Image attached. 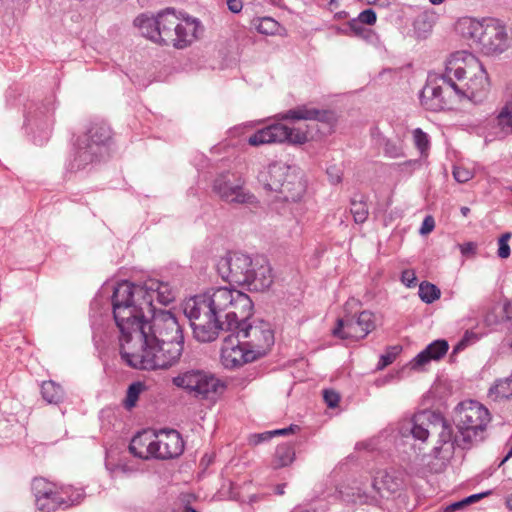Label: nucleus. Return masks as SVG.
I'll return each instance as SVG.
<instances>
[{
	"label": "nucleus",
	"instance_id": "1",
	"mask_svg": "<svg viewBox=\"0 0 512 512\" xmlns=\"http://www.w3.org/2000/svg\"><path fill=\"white\" fill-rule=\"evenodd\" d=\"M253 303L250 297L236 289L219 287L189 298L184 303V314L191 321L197 341L212 342L220 330L232 329L251 315Z\"/></svg>",
	"mask_w": 512,
	"mask_h": 512
},
{
	"label": "nucleus",
	"instance_id": "2",
	"mask_svg": "<svg viewBox=\"0 0 512 512\" xmlns=\"http://www.w3.org/2000/svg\"><path fill=\"white\" fill-rule=\"evenodd\" d=\"M155 299L167 305L175 299V291L169 283L157 279H148L142 285L122 281L115 286L111 306L120 331V347L143 331L148 315L154 312Z\"/></svg>",
	"mask_w": 512,
	"mask_h": 512
},
{
	"label": "nucleus",
	"instance_id": "3",
	"mask_svg": "<svg viewBox=\"0 0 512 512\" xmlns=\"http://www.w3.org/2000/svg\"><path fill=\"white\" fill-rule=\"evenodd\" d=\"M440 79L443 85L430 81L421 92V104L427 110L445 109L453 95L459 99H476L489 86L484 67L467 51H457L450 55Z\"/></svg>",
	"mask_w": 512,
	"mask_h": 512
},
{
	"label": "nucleus",
	"instance_id": "4",
	"mask_svg": "<svg viewBox=\"0 0 512 512\" xmlns=\"http://www.w3.org/2000/svg\"><path fill=\"white\" fill-rule=\"evenodd\" d=\"M179 342L160 341L147 337L144 330L120 349L122 359L132 368L143 370L167 369L176 364L183 352Z\"/></svg>",
	"mask_w": 512,
	"mask_h": 512
},
{
	"label": "nucleus",
	"instance_id": "5",
	"mask_svg": "<svg viewBox=\"0 0 512 512\" xmlns=\"http://www.w3.org/2000/svg\"><path fill=\"white\" fill-rule=\"evenodd\" d=\"M458 28L464 38L486 55L501 54L509 46L507 25L498 18H464Z\"/></svg>",
	"mask_w": 512,
	"mask_h": 512
},
{
	"label": "nucleus",
	"instance_id": "6",
	"mask_svg": "<svg viewBox=\"0 0 512 512\" xmlns=\"http://www.w3.org/2000/svg\"><path fill=\"white\" fill-rule=\"evenodd\" d=\"M159 43L183 49L194 43L203 31L194 17L167 8L158 13Z\"/></svg>",
	"mask_w": 512,
	"mask_h": 512
},
{
	"label": "nucleus",
	"instance_id": "7",
	"mask_svg": "<svg viewBox=\"0 0 512 512\" xmlns=\"http://www.w3.org/2000/svg\"><path fill=\"white\" fill-rule=\"evenodd\" d=\"M258 181L264 189L277 193V198L283 201L296 202L306 190L300 173L284 162L270 164L259 173Z\"/></svg>",
	"mask_w": 512,
	"mask_h": 512
},
{
	"label": "nucleus",
	"instance_id": "8",
	"mask_svg": "<svg viewBox=\"0 0 512 512\" xmlns=\"http://www.w3.org/2000/svg\"><path fill=\"white\" fill-rule=\"evenodd\" d=\"M440 442H452L458 446L464 445L462 437L453 433L451 426L440 416L431 411H421L410 419L399 424V433L403 438L412 437L415 440L426 441L432 430H438Z\"/></svg>",
	"mask_w": 512,
	"mask_h": 512
},
{
	"label": "nucleus",
	"instance_id": "9",
	"mask_svg": "<svg viewBox=\"0 0 512 512\" xmlns=\"http://www.w3.org/2000/svg\"><path fill=\"white\" fill-rule=\"evenodd\" d=\"M344 315L337 319L333 335L341 339L360 340L371 333L375 327V315L371 311H361V303L350 298L344 305Z\"/></svg>",
	"mask_w": 512,
	"mask_h": 512
},
{
	"label": "nucleus",
	"instance_id": "10",
	"mask_svg": "<svg viewBox=\"0 0 512 512\" xmlns=\"http://www.w3.org/2000/svg\"><path fill=\"white\" fill-rule=\"evenodd\" d=\"M177 388L201 400H216L225 390V383L213 373L201 369H189L172 378Z\"/></svg>",
	"mask_w": 512,
	"mask_h": 512
},
{
	"label": "nucleus",
	"instance_id": "11",
	"mask_svg": "<svg viewBox=\"0 0 512 512\" xmlns=\"http://www.w3.org/2000/svg\"><path fill=\"white\" fill-rule=\"evenodd\" d=\"M249 317L239 319L238 323L228 330L236 332L238 338L245 342V345L258 359L265 356L273 346L275 341L274 331L270 323L260 319L248 322Z\"/></svg>",
	"mask_w": 512,
	"mask_h": 512
},
{
	"label": "nucleus",
	"instance_id": "12",
	"mask_svg": "<svg viewBox=\"0 0 512 512\" xmlns=\"http://www.w3.org/2000/svg\"><path fill=\"white\" fill-rule=\"evenodd\" d=\"M490 420L488 410L476 401L460 403L454 415V422L463 443H471L482 432Z\"/></svg>",
	"mask_w": 512,
	"mask_h": 512
},
{
	"label": "nucleus",
	"instance_id": "13",
	"mask_svg": "<svg viewBox=\"0 0 512 512\" xmlns=\"http://www.w3.org/2000/svg\"><path fill=\"white\" fill-rule=\"evenodd\" d=\"M111 138L110 128L104 124L93 125L78 141V150L72 163V169L84 168L97 160L106 151L105 145Z\"/></svg>",
	"mask_w": 512,
	"mask_h": 512
},
{
	"label": "nucleus",
	"instance_id": "14",
	"mask_svg": "<svg viewBox=\"0 0 512 512\" xmlns=\"http://www.w3.org/2000/svg\"><path fill=\"white\" fill-rule=\"evenodd\" d=\"M146 336H155L160 341H173L184 344L182 325L177 316L169 310H156L148 315V320L143 324Z\"/></svg>",
	"mask_w": 512,
	"mask_h": 512
},
{
	"label": "nucleus",
	"instance_id": "15",
	"mask_svg": "<svg viewBox=\"0 0 512 512\" xmlns=\"http://www.w3.org/2000/svg\"><path fill=\"white\" fill-rule=\"evenodd\" d=\"M308 141L307 130L301 127H289L283 123L270 124L248 137L251 146H260L272 143L304 144Z\"/></svg>",
	"mask_w": 512,
	"mask_h": 512
},
{
	"label": "nucleus",
	"instance_id": "16",
	"mask_svg": "<svg viewBox=\"0 0 512 512\" xmlns=\"http://www.w3.org/2000/svg\"><path fill=\"white\" fill-rule=\"evenodd\" d=\"M253 259L243 253H228L217 263V271L221 278L229 283L244 285L248 280V274Z\"/></svg>",
	"mask_w": 512,
	"mask_h": 512
},
{
	"label": "nucleus",
	"instance_id": "17",
	"mask_svg": "<svg viewBox=\"0 0 512 512\" xmlns=\"http://www.w3.org/2000/svg\"><path fill=\"white\" fill-rule=\"evenodd\" d=\"M32 490L35 496V504L43 512H51L58 508H63V504L68 502L64 494H68L70 491V489H58L53 483L43 478L33 480Z\"/></svg>",
	"mask_w": 512,
	"mask_h": 512
},
{
	"label": "nucleus",
	"instance_id": "18",
	"mask_svg": "<svg viewBox=\"0 0 512 512\" xmlns=\"http://www.w3.org/2000/svg\"><path fill=\"white\" fill-rule=\"evenodd\" d=\"M254 360L256 357L236 332L225 337L221 348V363L225 368H237Z\"/></svg>",
	"mask_w": 512,
	"mask_h": 512
},
{
	"label": "nucleus",
	"instance_id": "19",
	"mask_svg": "<svg viewBox=\"0 0 512 512\" xmlns=\"http://www.w3.org/2000/svg\"><path fill=\"white\" fill-rule=\"evenodd\" d=\"M213 190L218 196L228 203L254 204L256 198L253 194L245 191L239 183L231 180L229 173L221 174L214 181Z\"/></svg>",
	"mask_w": 512,
	"mask_h": 512
},
{
	"label": "nucleus",
	"instance_id": "20",
	"mask_svg": "<svg viewBox=\"0 0 512 512\" xmlns=\"http://www.w3.org/2000/svg\"><path fill=\"white\" fill-rule=\"evenodd\" d=\"M184 443L175 430L155 433V458L171 459L182 454Z\"/></svg>",
	"mask_w": 512,
	"mask_h": 512
},
{
	"label": "nucleus",
	"instance_id": "21",
	"mask_svg": "<svg viewBox=\"0 0 512 512\" xmlns=\"http://www.w3.org/2000/svg\"><path fill=\"white\" fill-rule=\"evenodd\" d=\"M247 278L243 286H247L251 291H264L273 283L272 268L265 260L255 259Z\"/></svg>",
	"mask_w": 512,
	"mask_h": 512
},
{
	"label": "nucleus",
	"instance_id": "22",
	"mask_svg": "<svg viewBox=\"0 0 512 512\" xmlns=\"http://www.w3.org/2000/svg\"><path fill=\"white\" fill-rule=\"evenodd\" d=\"M448 348L449 345L446 340L433 341L411 360V369L421 370L430 361L441 359L447 353Z\"/></svg>",
	"mask_w": 512,
	"mask_h": 512
},
{
	"label": "nucleus",
	"instance_id": "23",
	"mask_svg": "<svg viewBox=\"0 0 512 512\" xmlns=\"http://www.w3.org/2000/svg\"><path fill=\"white\" fill-rule=\"evenodd\" d=\"M130 452L141 459L155 457V433L143 431L134 436L129 445Z\"/></svg>",
	"mask_w": 512,
	"mask_h": 512
},
{
	"label": "nucleus",
	"instance_id": "24",
	"mask_svg": "<svg viewBox=\"0 0 512 512\" xmlns=\"http://www.w3.org/2000/svg\"><path fill=\"white\" fill-rule=\"evenodd\" d=\"M340 494L345 501L355 504H376L377 497L373 493L371 484L354 483L353 486H347L340 490Z\"/></svg>",
	"mask_w": 512,
	"mask_h": 512
},
{
	"label": "nucleus",
	"instance_id": "25",
	"mask_svg": "<svg viewBox=\"0 0 512 512\" xmlns=\"http://www.w3.org/2000/svg\"><path fill=\"white\" fill-rule=\"evenodd\" d=\"M400 480L388 473L387 471H379L371 483L373 493L376 494L377 502L379 498L389 496L400 488Z\"/></svg>",
	"mask_w": 512,
	"mask_h": 512
},
{
	"label": "nucleus",
	"instance_id": "26",
	"mask_svg": "<svg viewBox=\"0 0 512 512\" xmlns=\"http://www.w3.org/2000/svg\"><path fill=\"white\" fill-rule=\"evenodd\" d=\"M327 111L319 110L306 105L297 106L286 112L276 115L278 120H327Z\"/></svg>",
	"mask_w": 512,
	"mask_h": 512
},
{
	"label": "nucleus",
	"instance_id": "27",
	"mask_svg": "<svg viewBox=\"0 0 512 512\" xmlns=\"http://www.w3.org/2000/svg\"><path fill=\"white\" fill-rule=\"evenodd\" d=\"M134 25L144 37L159 43L158 15L153 17L142 14L134 20Z\"/></svg>",
	"mask_w": 512,
	"mask_h": 512
},
{
	"label": "nucleus",
	"instance_id": "28",
	"mask_svg": "<svg viewBox=\"0 0 512 512\" xmlns=\"http://www.w3.org/2000/svg\"><path fill=\"white\" fill-rule=\"evenodd\" d=\"M41 395L48 404L57 405L64 400L65 392L58 383L50 380L42 383Z\"/></svg>",
	"mask_w": 512,
	"mask_h": 512
},
{
	"label": "nucleus",
	"instance_id": "29",
	"mask_svg": "<svg viewBox=\"0 0 512 512\" xmlns=\"http://www.w3.org/2000/svg\"><path fill=\"white\" fill-rule=\"evenodd\" d=\"M295 459L294 447L289 443L278 445L275 451L272 466L275 469L290 465Z\"/></svg>",
	"mask_w": 512,
	"mask_h": 512
},
{
	"label": "nucleus",
	"instance_id": "30",
	"mask_svg": "<svg viewBox=\"0 0 512 512\" xmlns=\"http://www.w3.org/2000/svg\"><path fill=\"white\" fill-rule=\"evenodd\" d=\"M495 123L499 133L503 136L512 134V99L501 108Z\"/></svg>",
	"mask_w": 512,
	"mask_h": 512
},
{
	"label": "nucleus",
	"instance_id": "31",
	"mask_svg": "<svg viewBox=\"0 0 512 512\" xmlns=\"http://www.w3.org/2000/svg\"><path fill=\"white\" fill-rule=\"evenodd\" d=\"M490 396L494 399H507L512 396V377L498 380L495 385L490 388Z\"/></svg>",
	"mask_w": 512,
	"mask_h": 512
},
{
	"label": "nucleus",
	"instance_id": "32",
	"mask_svg": "<svg viewBox=\"0 0 512 512\" xmlns=\"http://www.w3.org/2000/svg\"><path fill=\"white\" fill-rule=\"evenodd\" d=\"M418 293L421 300L427 304L433 303L441 295L440 289L436 285L426 281L419 285Z\"/></svg>",
	"mask_w": 512,
	"mask_h": 512
},
{
	"label": "nucleus",
	"instance_id": "33",
	"mask_svg": "<svg viewBox=\"0 0 512 512\" xmlns=\"http://www.w3.org/2000/svg\"><path fill=\"white\" fill-rule=\"evenodd\" d=\"M257 31L264 35H275L279 32L280 24L271 17H263L256 21Z\"/></svg>",
	"mask_w": 512,
	"mask_h": 512
},
{
	"label": "nucleus",
	"instance_id": "34",
	"mask_svg": "<svg viewBox=\"0 0 512 512\" xmlns=\"http://www.w3.org/2000/svg\"><path fill=\"white\" fill-rule=\"evenodd\" d=\"M350 211L353 215L354 221L358 224L364 223L368 218V206L362 199H352Z\"/></svg>",
	"mask_w": 512,
	"mask_h": 512
},
{
	"label": "nucleus",
	"instance_id": "35",
	"mask_svg": "<svg viewBox=\"0 0 512 512\" xmlns=\"http://www.w3.org/2000/svg\"><path fill=\"white\" fill-rule=\"evenodd\" d=\"M145 390V385L142 382H134L132 383L126 393V398L124 400V406L127 409H131L136 405V402L140 396V394Z\"/></svg>",
	"mask_w": 512,
	"mask_h": 512
},
{
	"label": "nucleus",
	"instance_id": "36",
	"mask_svg": "<svg viewBox=\"0 0 512 512\" xmlns=\"http://www.w3.org/2000/svg\"><path fill=\"white\" fill-rule=\"evenodd\" d=\"M413 140L421 155H427L430 148L429 136L420 128L413 130Z\"/></svg>",
	"mask_w": 512,
	"mask_h": 512
},
{
	"label": "nucleus",
	"instance_id": "37",
	"mask_svg": "<svg viewBox=\"0 0 512 512\" xmlns=\"http://www.w3.org/2000/svg\"><path fill=\"white\" fill-rule=\"evenodd\" d=\"M401 348L399 346H393L386 350L384 354L381 355L379 363L377 365V369L382 370L386 366L393 363L396 357L399 355Z\"/></svg>",
	"mask_w": 512,
	"mask_h": 512
},
{
	"label": "nucleus",
	"instance_id": "38",
	"mask_svg": "<svg viewBox=\"0 0 512 512\" xmlns=\"http://www.w3.org/2000/svg\"><path fill=\"white\" fill-rule=\"evenodd\" d=\"M384 152L390 158L403 156L402 144L399 141L387 139L384 143Z\"/></svg>",
	"mask_w": 512,
	"mask_h": 512
},
{
	"label": "nucleus",
	"instance_id": "39",
	"mask_svg": "<svg viewBox=\"0 0 512 512\" xmlns=\"http://www.w3.org/2000/svg\"><path fill=\"white\" fill-rule=\"evenodd\" d=\"M512 234L510 232H506L501 235V237L498 239V251L497 255L501 259H506L510 256V246H509V240L511 238Z\"/></svg>",
	"mask_w": 512,
	"mask_h": 512
},
{
	"label": "nucleus",
	"instance_id": "40",
	"mask_svg": "<svg viewBox=\"0 0 512 512\" xmlns=\"http://www.w3.org/2000/svg\"><path fill=\"white\" fill-rule=\"evenodd\" d=\"M62 489H70L68 494H64V497H66V500H68V502H65V504H63V508L79 504L84 497L82 489H76L70 486L63 487Z\"/></svg>",
	"mask_w": 512,
	"mask_h": 512
},
{
	"label": "nucleus",
	"instance_id": "41",
	"mask_svg": "<svg viewBox=\"0 0 512 512\" xmlns=\"http://www.w3.org/2000/svg\"><path fill=\"white\" fill-rule=\"evenodd\" d=\"M453 176L457 182L466 183L473 178L474 173L472 170L458 165L453 169Z\"/></svg>",
	"mask_w": 512,
	"mask_h": 512
},
{
	"label": "nucleus",
	"instance_id": "42",
	"mask_svg": "<svg viewBox=\"0 0 512 512\" xmlns=\"http://www.w3.org/2000/svg\"><path fill=\"white\" fill-rule=\"evenodd\" d=\"M327 176L331 184L341 183L343 177V169L338 165H331L327 168Z\"/></svg>",
	"mask_w": 512,
	"mask_h": 512
},
{
	"label": "nucleus",
	"instance_id": "43",
	"mask_svg": "<svg viewBox=\"0 0 512 512\" xmlns=\"http://www.w3.org/2000/svg\"><path fill=\"white\" fill-rule=\"evenodd\" d=\"M357 19L362 24L373 25L376 22L377 17L374 10L366 9L358 15Z\"/></svg>",
	"mask_w": 512,
	"mask_h": 512
},
{
	"label": "nucleus",
	"instance_id": "44",
	"mask_svg": "<svg viewBox=\"0 0 512 512\" xmlns=\"http://www.w3.org/2000/svg\"><path fill=\"white\" fill-rule=\"evenodd\" d=\"M323 397L327 405L331 408L336 407L340 401L339 394L334 390H324Z\"/></svg>",
	"mask_w": 512,
	"mask_h": 512
},
{
	"label": "nucleus",
	"instance_id": "45",
	"mask_svg": "<svg viewBox=\"0 0 512 512\" xmlns=\"http://www.w3.org/2000/svg\"><path fill=\"white\" fill-rule=\"evenodd\" d=\"M434 227V218L432 216H426L422 222L419 232L421 235H427L433 231Z\"/></svg>",
	"mask_w": 512,
	"mask_h": 512
},
{
	"label": "nucleus",
	"instance_id": "46",
	"mask_svg": "<svg viewBox=\"0 0 512 512\" xmlns=\"http://www.w3.org/2000/svg\"><path fill=\"white\" fill-rule=\"evenodd\" d=\"M401 280L407 287H413L416 285V276L412 270L403 271Z\"/></svg>",
	"mask_w": 512,
	"mask_h": 512
},
{
	"label": "nucleus",
	"instance_id": "47",
	"mask_svg": "<svg viewBox=\"0 0 512 512\" xmlns=\"http://www.w3.org/2000/svg\"><path fill=\"white\" fill-rule=\"evenodd\" d=\"M492 491L491 490H488V491H485V492H481V493H477V494H473V495H470L466 498H464L467 506L470 505V504H473V503H476L477 501L491 495Z\"/></svg>",
	"mask_w": 512,
	"mask_h": 512
},
{
	"label": "nucleus",
	"instance_id": "48",
	"mask_svg": "<svg viewBox=\"0 0 512 512\" xmlns=\"http://www.w3.org/2000/svg\"><path fill=\"white\" fill-rule=\"evenodd\" d=\"M467 507L464 499L451 503L443 508V512H456Z\"/></svg>",
	"mask_w": 512,
	"mask_h": 512
},
{
	"label": "nucleus",
	"instance_id": "49",
	"mask_svg": "<svg viewBox=\"0 0 512 512\" xmlns=\"http://www.w3.org/2000/svg\"><path fill=\"white\" fill-rule=\"evenodd\" d=\"M272 438V432L271 431H268V432H264V433H261V434H255V435H252L250 437V443L254 444V445H257L263 441H266V440H269Z\"/></svg>",
	"mask_w": 512,
	"mask_h": 512
},
{
	"label": "nucleus",
	"instance_id": "50",
	"mask_svg": "<svg viewBox=\"0 0 512 512\" xmlns=\"http://www.w3.org/2000/svg\"><path fill=\"white\" fill-rule=\"evenodd\" d=\"M228 8L233 13H238L242 10V2L240 0H227Z\"/></svg>",
	"mask_w": 512,
	"mask_h": 512
},
{
	"label": "nucleus",
	"instance_id": "51",
	"mask_svg": "<svg viewBox=\"0 0 512 512\" xmlns=\"http://www.w3.org/2000/svg\"><path fill=\"white\" fill-rule=\"evenodd\" d=\"M476 246L472 242L465 243L460 245V250L463 255L474 254Z\"/></svg>",
	"mask_w": 512,
	"mask_h": 512
},
{
	"label": "nucleus",
	"instance_id": "52",
	"mask_svg": "<svg viewBox=\"0 0 512 512\" xmlns=\"http://www.w3.org/2000/svg\"><path fill=\"white\" fill-rule=\"evenodd\" d=\"M349 27L355 34H360L363 31L362 23L357 18L349 22Z\"/></svg>",
	"mask_w": 512,
	"mask_h": 512
},
{
	"label": "nucleus",
	"instance_id": "53",
	"mask_svg": "<svg viewBox=\"0 0 512 512\" xmlns=\"http://www.w3.org/2000/svg\"><path fill=\"white\" fill-rule=\"evenodd\" d=\"M296 429H299L297 425H291L288 428L273 430L271 431L272 437L276 435H286L290 432H294Z\"/></svg>",
	"mask_w": 512,
	"mask_h": 512
},
{
	"label": "nucleus",
	"instance_id": "54",
	"mask_svg": "<svg viewBox=\"0 0 512 512\" xmlns=\"http://www.w3.org/2000/svg\"><path fill=\"white\" fill-rule=\"evenodd\" d=\"M468 345V337H467V334L465 335V337L463 339H461L453 348V354L455 353H458L460 351H462L463 349H465Z\"/></svg>",
	"mask_w": 512,
	"mask_h": 512
},
{
	"label": "nucleus",
	"instance_id": "55",
	"mask_svg": "<svg viewBox=\"0 0 512 512\" xmlns=\"http://www.w3.org/2000/svg\"><path fill=\"white\" fill-rule=\"evenodd\" d=\"M284 489H285V484L278 485V486L276 487V493H277L278 495H283V494L285 493Z\"/></svg>",
	"mask_w": 512,
	"mask_h": 512
},
{
	"label": "nucleus",
	"instance_id": "56",
	"mask_svg": "<svg viewBox=\"0 0 512 512\" xmlns=\"http://www.w3.org/2000/svg\"><path fill=\"white\" fill-rule=\"evenodd\" d=\"M511 457H512V447H511V448H510V450L508 451L507 455H506V456L503 458V460L501 461L500 466H501L502 464H504V463H505L509 458H511Z\"/></svg>",
	"mask_w": 512,
	"mask_h": 512
},
{
	"label": "nucleus",
	"instance_id": "57",
	"mask_svg": "<svg viewBox=\"0 0 512 512\" xmlns=\"http://www.w3.org/2000/svg\"><path fill=\"white\" fill-rule=\"evenodd\" d=\"M506 506L509 510H512V495H510L509 497H507L506 499Z\"/></svg>",
	"mask_w": 512,
	"mask_h": 512
},
{
	"label": "nucleus",
	"instance_id": "58",
	"mask_svg": "<svg viewBox=\"0 0 512 512\" xmlns=\"http://www.w3.org/2000/svg\"><path fill=\"white\" fill-rule=\"evenodd\" d=\"M470 212V209L468 207H462L461 208V213L463 216H467Z\"/></svg>",
	"mask_w": 512,
	"mask_h": 512
},
{
	"label": "nucleus",
	"instance_id": "59",
	"mask_svg": "<svg viewBox=\"0 0 512 512\" xmlns=\"http://www.w3.org/2000/svg\"><path fill=\"white\" fill-rule=\"evenodd\" d=\"M292 512H315V511L308 510V509H302V508H295Z\"/></svg>",
	"mask_w": 512,
	"mask_h": 512
},
{
	"label": "nucleus",
	"instance_id": "60",
	"mask_svg": "<svg viewBox=\"0 0 512 512\" xmlns=\"http://www.w3.org/2000/svg\"><path fill=\"white\" fill-rule=\"evenodd\" d=\"M432 4L434 5H438L440 3H442L444 0H429Z\"/></svg>",
	"mask_w": 512,
	"mask_h": 512
},
{
	"label": "nucleus",
	"instance_id": "61",
	"mask_svg": "<svg viewBox=\"0 0 512 512\" xmlns=\"http://www.w3.org/2000/svg\"><path fill=\"white\" fill-rule=\"evenodd\" d=\"M184 512H197V511L191 507H186Z\"/></svg>",
	"mask_w": 512,
	"mask_h": 512
},
{
	"label": "nucleus",
	"instance_id": "62",
	"mask_svg": "<svg viewBox=\"0 0 512 512\" xmlns=\"http://www.w3.org/2000/svg\"><path fill=\"white\" fill-rule=\"evenodd\" d=\"M336 0H330V3H334Z\"/></svg>",
	"mask_w": 512,
	"mask_h": 512
}]
</instances>
